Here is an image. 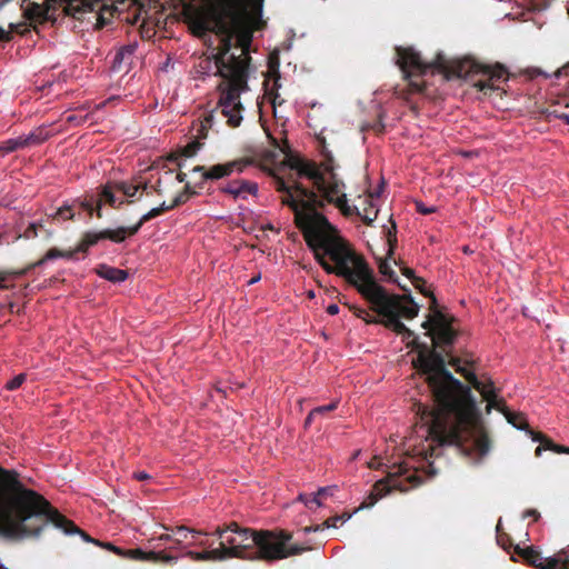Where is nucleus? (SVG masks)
<instances>
[{
    "mask_svg": "<svg viewBox=\"0 0 569 569\" xmlns=\"http://www.w3.org/2000/svg\"><path fill=\"white\" fill-rule=\"evenodd\" d=\"M363 299L380 317L368 321L379 322L402 336L403 340H408L407 346L417 351L412 365L425 377L435 405L432 409L419 405V411L421 420L429 425L428 430L432 439L442 446H457L466 455L486 456L490 450L491 441L471 389L455 378L447 368L451 358H457L452 356L451 347L447 348L450 352L448 356L440 347H436L433 341L431 346L420 342L416 333L398 317V298L389 297L382 286H375Z\"/></svg>",
    "mask_w": 569,
    "mask_h": 569,
    "instance_id": "nucleus-1",
    "label": "nucleus"
},
{
    "mask_svg": "<svg viewBox=\"0 0 569 569\" xmlns=\"http://www.w3.org/2000/svg\"><path fill=\"white\" fill-rule=\"evenodd\" d=\"M0 536L10 540H22L40 537L48 523L61 529L67 535L79 533L84 541L101 545L123 558L152 563H177L178 557L163 550L144 551L140 548L123 550L111 543H99L76 523L61 515L40 493L28 489L18 479L13 470L0 467Z\"/></svg>",
    "mask_w": 569,
    "mask_h": 569,
    "instance_id": "nucleus-2",
    "label": "nucleus"
},
{
    "mask_svg": "<svg viewBox=\"0 0 569 569\" xmlns=\"http://www.w3.org/2000/svg\"><path fill=\"white\" fill-rule=\"evenodd\" d=\"M216 32L224 36L219 52L214 56L217 74L222 78L218 84L219 92L218 107L221 113L227 118V123L231 128H237L242 122L243 104L240 101L242 93L250 90L249 64L251 57L244 54L236 56L230 53L232 47V28L228 19L236 18V10L232 0H222L211 11Z\"/></svg>",
    "mask_w": 569,
    "mask_h": 569,
    "instance_id": "nucleus-3",
    "label": "nucleus"
},
{
    "mask_svg": "<svg viewBox=\"0 0 569 569\" xmlns=\"http://www.w3.org/2000/svg\"><path fill=\"white\" fill-rule=\"evenodd\" d=\"M332 230L333 227L327 219V223L315 221L300 231L322 269L345 279L365 298L375 286H379L373 269L342 238L326 234Z\"/></svg>",
    "mask_w": 569,
    "mask_h": 569,
    "instance_id": "nucleus-4",
    "label": "nucleus"
},
{
    "mask_svg": "<svg viewBox=\"0 0 569 569\" xmlns=\"http://www.w3.org/2000/svg\"><path fill=\"white\" fill-rule=\"evenodd\" d=\"M213 535L219 540L217 547L221 561L238 558L250 561L273 562L301 555L309 548L288 542L292 533L283 529H251L239 526L236 521L218 526Z\"/></svg>",
    "mask_w": 569,
    "mask_h": 569,
    "instance_id": "nucleus-5",
    "label": "nucleus"
},
{
    "mask_svg": "<svg viewBox=\"0 0 569 569\" xmlns=\"http://www.w3.org/2000/svg\"><path fill=\"white\" fill-rule=\"evenodd\" d=\"M396 53L397 64L405 79L408 80L410 91L413 93L423 92L425 84L418 80V77L426 74L429 70L442 73L448 80L482 74L486 79L475 81L473 86L485 94L497 90L496 83L508 78V71L501 63L486 64L469 57L449 60L442 53H438L431 62H425L420 53L411 47H396Z\"/></svg>",
    "mask_w": 569,
    "mask_h": 569,
    "instance_id": "nucleus-6",
    "label": "nucleus"
},
{
    "mask_svg": "<svg viewBox=\"0 0 569 569\" xmlns=\"http://www.w3.org/2000/svg\"><path fill=\"white\" fill-rule=\"evenodd\" d=\"M274 188L278 192L283 193L281 203L292 210L295 224L299 230L315 221L327 223V218L320 212L325 209V201L318 197L315 190L298 181L288 186L281 177H274Z\"/></svg>",
    "mask_w": 569,
    "mask_h": 569,
    "instance_id": "nucleus-7",
    "label": "nucleus"
},
{
    "mask_svg": "<svg viewBox=\"0 0 569 569\" xmlns=\"http://www.w3.org/2000/svg\"><path fill=\"white\" fill-rule=\"evenodd\" d=\"M412 283L423 296L430 298V313L421 325L426 329L425 335L435 342L436 347H440L449 356L450 352L447 348L452 347L459 336L455 326L458 321L457 318L440 309L436 296L425 287L426 281L422 278H415Z\"/></svg>",
    "mask_w": 569,
    "mask_h": 569,
    "instance_id": "nucleus-8",
    "label": "nucleus"
},
{
    "mask_svg": "<svg viewBox=\"0 0 569 569\" xmlns=\"http://www.w3.org/2000/svg\"><path fill=\"white\" fill-rule=\"evenodd\" d=\"M102 7V0H44L43 3H29L24 14L32 22L43 23L56 20L58 8H62L68 16L81 19L82 13L99 11Z\"/></svg>",
    "mask_w": 569,
    "mask_h": 569,
    "instance_id": "nucleus-9",
    "label": "nucleus"
},
{
    "mask_svg": "<svg viewBox=\"0 0 569 569\" xmlns=\"http://www.w3.org/2000/svg\"><path fill=\"white\" fill-rule=\"evenodd\" d=\"M461 358H451L450 366L455 368L456 372L460 373L466 380L482 396L483 400L487 401V413H490L492 409L501 411L507 421L519 430L528 428V422L522 413H516L510 411L502 399L497 398V392L493 387V382L489 379L487 382L480 381L475 372L468 370L465 366H461Z\"/></svg>",
    "mask_w": 569,
    "mask_h": 569,
    "instance_id": "nucleus-10",
    "label": "nucleus"
},
{
    "mask_svg": "<svg viewBox=\"0 0 569 569\" xmlns=\"http://www.w3.org/2000/svg\"><path fill=\"white\" fill-rule=\"evenodd\" d=\"M409 470L407 463H400L393 467V471H390L386 479L378 480L368 497L360 505L359 509L372 507L380 498L386 496L391 490L407 491V482L417 486L420 483V479L415 475H409L405 480H400L401 476H405Z\"/></svg>",
    "mask_w": 569,
    "mask_h": 569,
    "instance_id": "nucleus-11",
    "label": "nucleus"
},
{
    "mask_svg": "<svg viewBox=\"0 0 569 569\" xmlns=\"http://www.w3.org/2000/svg\"><path fill=\"white\" fill-rule=\"evenodd\" d=\"M515 552L522 560L536 569H569V546L561 549L556 557L542 558L541 553L533 547H515Z\"/></svg>",
    "mask_w": 569,
    "mask_h": 569,
    "instance_id": "nucleus-12",
    "label": "nucleus"
},
{
    "mask_svg": "<svg viewBox=\"0 0 569 569\" xmlns=\"http://www.w3.org/2000/svg\"><path fill=\"white\" fill-rule=\"evenodd\" d=\"M332 162V157H329L327 161L322 163L323 170L330 174V179L327 180L323 176L322 186L315 187L313 189L318 197L325 201V206L327 204L329 198H336L340 196L342 193L341 190L345 187V183L337 178Z\"/></svg>",
    "mask_w": 569,
    "mask_h": 569,
    "instance_id": "nucleus-13",
    "label": "nucleus"
},
{
    "mask_svg": "<svg viewBox=\"0 0 569 569\" xmlns=\"http://www.w3.org/2000/svg\"><path fill=\"white\" fill-rule=\"evenodd\" d=\"M288 166L290 169L296 170L299 177H305L311 180L313 188L322 186V177L325 173L316 162L299 158H290L288 160Z\"/></svg>",
    "mask_w": 569,
    "mask_h": 569,
    "instance_id": "nucleus-14",
    "label": "nucleus"
},
{
    "mask_svg": "<svg viewBox=\"0 0 569 569\" xmlns=\"http://www.w3.org/2000/svg\"><path fill=\"white\" fill-rule=\"evenodd\" d=\"M253 163L254 160L252 158H239L224 163H218L210 167V171L207 173V177L223 179L231 176L233 172H243L246 168Z\"/></svg>",
    "mask_w": 569,
    "mask_h": 569,
    "instance_id": "nucleus-15",
    "label": "nucleus"
},
{
    "mask_svg": "<svg viewBox=\"0 0 569 569\" xmlns=\"http://www.w3.org/2000/svg\"><path fill=\"white\" fill-rule=\"evenodd\" d=\"M258 190L259 188L257 182L244 179H236L219 187L220 192L229 194L233 199H246L247 194L256 197L258 194Z\"/></svg>",
    "mask_w": 569,
    "mask_h": 569,
    "instance_id": "nucleus-16",
    "label": "nucleus"
},
{
    "mask_svg": "<svg viewBox=\"0 0 569 569\" xmlns=\"http://www.w3.org/2000/svg\"><path fill=\"white\" fill-rule=\"evenodd\" d=\"M232 28V36H236L237 47L241 50L240 56L249 54V49L252 41V31L239 21L236 14L234 20L228 19Z\"/></svg>",
    "mask_w": 569,
    "mask_h": 569,
    "instance_id": "nucleus-17",
    "label": "nucleus"
},
{
    "mask_svg": "<svg viewBox=\"0 0 569 569\" xmlns=\"http://www.w3.org/2000/svg\"><path fill=\"white\" fill-rule=\"evenodd\" d=\"M62 256V250L59 249V248H51L47 251V253L41 258L39 259L38 261L33 262V263H30L26 269L23 270H20L18 272H8V271H0V288H4V286L2 284V282H4L7 279H8V276L9 274H16V276H23L26 274L29 270H32L37 267H41L43 266L47 261L49 260H53V259H58V258H61Z\"/></svg>",
    "mask_w": 569,
    "mask_h": 569,
    "instance_id": "nucleus-18",
    "label": "nucleus"
},
{
    "mask_svg": "<svg viewBox=\"0 0 569 569\" xmlns=\"http://www.w3.org/2000/svg\"><path fill=\"white\" fill-rule=\"evenodd\" d=\"M389 297H396L398 298L397 305H398V317L399 318H406V319H413L418 316L419 312V306L413 301L412 297L410 295H390Z\"/></svg>",
    "mask_w": 569,
    "mask_h": 569,
    "instance_id": "nucleus-19",
    "label": "nucleus"
},
{
    "mask_svg": "<svg viewBox=\"0 0 569 569\" xmlns=\"http://www.w3.org/2000/svg\"><path fill=\"white\" fill-rule=\"evenodd\" d=\"M143 223H140V220L131 226V227H119L117 229H104L103 231V238L108 239L116 243H121L126 240L127 237L134 236L138 233V231L141 229Z\"/></svg>",
    "mask_w": 569,
    "mask_h": 569,
    "instance_id": "nucleus-20",
    "label": "nucleus"
},
{
    "mask_svg": "<svg viewBox=\"0 0 569 569\" xmlns=\"http://www.w3.org/2000/svg\"><path fill=\"white\" fill-rule=\"evenodd\" d=\"M94 271L100 278L113 283L123 282L128 279L129 276L127 270L111 267L104 263L99 264Z\"/></svg>",
    "mask_w": 569,
    "mask_h": 569,
    "instance_id": "nucleus-21",
    "label": "nucleus"
},
{
    "mask_svg": "<svg viewBox=\"0 0 569 569\" xmlns=\"http://www.w3.org/2000/svg\"><path fill=\"white\" fill-rule=\"evenodd\" d=\"M210 536H214L213 531L208 532V531L192 529L191 535H190V540L187 542V546L188 547H191V546L200 547L203 550L214 549L213 542H210L208 539V537H210Z\"/></svg>",
    "mask_w": 569,
    "mask_h": 569,
    "instance_id": "nucleus-22",
    "label": "nucleus"
},
{
    "mask_svg": "<svg viewBox=\"0 0 569 569\" xmlns=\"http://www.w3.org/2000/svg\"><path fill=\"white\" fill-rule=\"evenodd\" d=\"M23 148L38 146L49 138V132L43 128H38L26 136H20Z\"/></svg>",
    "mask_w": 569,
    "mask_h": 569,
    "instance_id": "nucleus-23",
    "label": "nucleus"
},
{
    "mask_svg": "<svg viewBox=\"0 0 569 569\" xmlns=\"http://www.w3.org/2000/svg\"><path fill=\"white\" fill-rule=\"evenodd\" d=\"M103 231H87L83 233L80 242L77 246V250L86 253L90 247L97 244L100 240H104Z\"/></svg>",
    "mask_w": 569,
    "mask_h": 569,
    "instance_id": "nucleus-24",
    "label": "nucleus"
},
{
    "mask_svg": "<svg viewBox=\"0 0 569 569\" xmlns=\"http://www.w3.org/2000/svg\"><path fill=\"white\" fill-rule=\"evenodd\" d=\"M186 557L193 561H221V556L218 553L217 548L206 549L202 551L188 550L186 552Z\"/></svg>",
    "mask_w": 569,
    "mask_h": 569,
    "instance_id": "nucleus-25",
    "label": "nucleus"
},
{
    "mask_svg": "<svg viewBox=\"0 0 569 569\" xmlns=\"http://www.w3.org/2000/svg\"><path fill=\"white\" fill-rule=\"evenodd\" d=\"M327 203L335 204L346 217L352 216L353 213L359 214V211L356 207L352 208L348 204L346 193H341L336 198H329Z\"/></svg>",
    "mask_w": 569,
    "mask_h": 569,
    "instance_id": "nucleus-26",
    "label": "nucleus"
},
{
    "mask_svg": "<svg viewBox=\"0 0 569 569\" xmlns=\"http://www.w3.org/2000/svg\"><path fill=\"white\" fill-rule=\"evenodd\" d=\"M99 196H100L99 199H101V202L104 201L110 207L116 208V209L120 208V206L123 203H130V201H123V200L120 201L119 203H117V198L113 193V189L111 188L110 183H107L106 186L102 187Z\"/></svg>",
    "mask_w": 569,
    "mask_h": 569,
    "instance_id": "nucleus-27",
    "label": "nucleus"
},
{
    "mask_svg": "<svg viewBox=\"0 0 569 569\" xmlns=\"http://www.w3.org/2000/svg\"><path fill=\"white\" fill-rule=\"evenodd\" d=\"M176 207H171V203L170 204H167L166 202H162L159 207L157 208H152L151 210H149L147 213H144L141 218H140V223H146L157 217H159L160 214L164 213L166 211H169V210H172L174 209Z\"/></svg>",
    "mask_w": 569,
    "mask_h": 569,
    "instance_id": "nucleus-28",
    "label": "nucleus"
},
{
    "mask_svg": "<svg viewBox=\"0 0 569 569\" xmlns=\"http://www.w3.org/2000/svg\"><path fill=\"white\" fill-rule=\"evenodd\" d=\"M196 194V192L191 189V186L189 183H186L183 190L174 197V199L171 202V207H178L180 204L186 203L190 197Z\"/></svg>",
    "mask_w": 569,
    "mask_h": 569,
    "instance_id": "nucleus-29",
    "label": "nucleus"
},
{
    "mask_svg": "<svg viewBox=\"0 0 569 569\" xmlns=\"http://www.w3.org/2000/svg\"><path fill=\"white\" fill-rule=\"evenodd\" d=\"M21 138L8 139L0 144V151L4 154L22 149Z\"/></svg>",
    "mask_w": 569,
    "mask_h": 569,
    "instance_id": "nucleus-30",
    "label": "nucleus"
},
{
    "mask_svg": "<svg viewBox=\"0 0 569 569\" xmlns=\"http://www.w3.org/2000/svg\"><path fill=\"white\" fill-rule=\"evenodd\" d=\"M278 81L279 78L274 80L273 87L267 91V97L271 104L273 106V108H276L277 106H281L284 102V99H282L278 92V89L280 87Z\"/></svg>",
    "mask_w": 569,
    "mask_h": 569,
    "instance_id": "nucleus-31",
    "label": "nucleus"
},
{
    "mask_svg": "<svg viewBox=\"0 0 569 569\" xmlns=\"http://www.w3.org/2000/svg\"><path fill=\"white\" fill-rule=\"evenodd\" d=\"M533 440L540 442V445L536 449V456H540L542 450H551L552 451V447L556 446V443H553L551 439L543 436L542 433H537L533 437Z\"/></svg>",
    "mask_w": 569,
    "mask_h": 569,
    "instance_id": "nucleus-32",
    "label": "nucleus"
},
{
    "mask_svg": "<svg viewBox=\"0 0 569 569\" xmlns=\"http://www.w3.org/2000/svg\"><path fill=\"white\" fill-rule=\"evenodd\" d=\"M201 147H202L201 142L193 140V141L189 142L188 144H186L181 149L180 156H182L184 158H191L200 150Z\"/></svg>",
    "mask_w": 569,
    "mask_h": 569,
    "instance_id": "nucleus-33",
    "label": "nucleus"
},
{
    "mask_svg": "<svg viewBox=\"0 0 569 569\" xmlns=\"http://www.w3.org/2000/svg\"><path fill=\"white\" fill-rule=\"evenodd\" d=\"M350 310L353 311V313L357 318L362 319L366 323L379 325V322L368 321L369 319L376 318V316H371L368 310L360 308V307H356V306H350ZM377 318H380V317L377 315Z\"/></svg>",
    "mask_w": 569,
    "mask_h": 569,
    "instance_id": "nucleus-34",
    "label": "nucleus"
},
{
    "mask_svg": "<svg viewBox=\"0 0 569 569\" xmlns=\"http://www.w3.org/2000/svg\"><path fill=\"white\" fill-rule=\"evenodd\" d=\"M166 530H171L173 533V537H180L183 542L187 541L190 538L192 529L186 527V526H177L174 528H169L167 526H162Z\"/></svg>",
    "mask_w": 569,
    "mask_h": 569,
    "instance_id": "nucleus-35",
    "label": "nucleus"
},
{
    "mask_svg": "<svg viewBox=\"0 0 569 569\" xmlns=\"http://www.w3.org/2000/svg\"><path fill=\"white\" fill-rule=\"evenodd\" d=\"M387 240H388V246H389L387 257L391 259L393 256L396 244H397L396 223L395 222H392L391 228L388 230Z\"/></svg>",
    "mask_w": 569,
    "mask_h": 569,
    "instance_id": "nucleus-36",
    "label": "nucleus"
},
{
    "mask_svg": "<svg viewBox=\"0 0 569 569\" xmlns=\"http://www.w3.org/2000/svg\"><path fill=\"white\" fill-rule=\"evenodd\" d=\"M299 500L302 501L309 509H313V507H320L322 505L317 493L300 495Z\"/></svg>",
    "mask_w": 569,
    "mask_h": 569,
    "instance_id": "nucleus-37",
    "label": "nucleus"
},
{
    "mask_svg": "<svg viewBox=\"0 0 569 569\" xmlns=\"http://www.w3.org/2000/svg\"><path fill=\"white\" fill-rule=\"evenodd\" d=\"M350 517H351V515L348 512H345L341 516H333V517L328 518L326 521H323L322 526L326 528H331V527L337 528L338 522H345V521L349 520Z\"/></svg>",
    "mask_w": 569,
    "mask_h": 569,
    "instance_id": "nucleus-38",
    "label": "nucleus"
},
{
    "mask_svg": "<svg viewBox=\"0 0 569 569\" xmlns=\"http://www.w3.org/2000/svg\"><path fill=\"white\" fill-rule=\"evenodd\" d=\"M379 272L386 277L389 278L390 281L397 282V276L396 272L392 270L391 266L389 264L388 260H381L379 266Z\"/></svg>",
    "mask_w": 569,
    "mask_h": 569,
    "instance_id": "nucleus-39",
    "label": "nucleus"
},
{
    "mask_svg": "<svg viewBox=\"0 0 569 569\" xmlns=\"http://www.w3.org/2000/svg\"><path fill=\"white\" fill-rule=\"evenodd\" d=\"M497 542L503 549H508L512 545L509 535L501 531V522L500 521L497 525Z\"/></svg>",
    "mask_w": 569,
    "mask_h": 569,
    "instance_id": "nucleus-40",
    "label": "nucleus"
},
{
    "mask_svg": "<svg viewBox=\"0 0 569 569\" xmlns=\"http://www.w3.org/2000/svg\"><path fill=\"white\" fill-rule=\"evenodd\" d=\"M26 379H27L26 373H20L18 376H16L14 378L10 379L6 383L4 388L10 391L17 390L22 386V383L26 381Z\"/></svg>",
    "mask_w": 569,
    "mask_h": 569,
    "instance_id": "nucleus-41",
    "label": "nucleus"
},
{
    "mask_svg": "<svg viewBox=\"0 0 569 569\" xmlns=\"http://www.w3.org/2000/svg\"><path fill=\"white\" fill-rule=\"evenodd\" d=\"M73 218V211L70 206L60 207L53 214V219L71 220Z\"/></svg>",
    "mask_w": 569,
    "mask_h": 569,
    "instance_id": "nucleus-42",
    "label": "nucleus"
},
{
    "mask_svg": "<svg viewBox=\"0 0 569 569\" xmlns=\"http://www.w3.org/2000/svg\"><path fill=\"white\" fill-rule=\"evenodd\" d=\"M268 138L270 140V144L278 149L280 152L284 153V154H288L290 152V147H289V143L287 141V139H284L282 141V143H280L278 141V139H276L274 137H272L271 134H268Z\"/></svg>",
    "mask_w": 569,
    "mask_h": 569,
    "instance_id": "nucleus-43",
    "label": "nucleus"
},
{
    "mask_svg": "<svg viewBox=\"0 0 569 569\" xmlns=\"http://www.w3.org/2000/svg\"><path fill=\"white\" fill-rule=\"evenodd\" d=\"M82 207L84 210L89 212L90 216H92L93 211H96L97 218H102V203L101 199H98L96 208H93L92 203L89 201L82 202Z\"/></svg>",
    "mask_w": 569,
    "mask_h": 569,
    "instance_id": "nucleus-44",
    "label": "nucleus"
},
{
    "mask_svg": "<svg viewBox=\"0 0 569 569\" xmlns=\"http://www.w3.org/2000/svg\"><path fill=\"white\" fill-rule=\"evenodd\" d=\"M370 204V208H365V214L362 216V221L370 226L377 218L378 210H373L371 200H367Z\"/></svg>",
    "mask_w": 569,
    "mask_h": 569,
    "instance_id": "nucleus-45",
    "label": "nucleus"
},
{
    "mask_svg": "<svg viewBox=\"0 0 569 569\" xmlns=\"http://www.w3.org/2000/svg\"><path fill=\"white\" fill-rule=\"evenodd\" d=\"M140 189L146 191L148 189V183L144 182L142 184H132L128 182L124 196L128 198H133Z\"/></svg>",
    "mask_w": 569,
    "mask_h": 569,
    "instance_id": "nucleus-46",
    "label": "nucleus"
},
{
    "mask_svg": "<svg viewBox=\"0 0 569 569\" xmlns=\"http://www.w3.org/2000/svg\"><path fill=\"white\" fill-rule=\"evenodd\" d=\"M10 28V31H8L10 34H12V32H16V33H19V34H24L26 32L29 31V28L27 24L24 23H10L9 26ZM12 38V36H10Z\"/></svg>",
    "mask_w": 569,
    "mask_h": 569,
    "instance_id": "nucleus-47",
    "label": "nucleus"
},
{
    "mask_svg": "<svg viewBox=\"0 0 569 569\" xmlns=\"http://www.w3.org/2000/svg\"><path fill=\"white\" fill-rule=\"evenodd\" d=\"M335 491H337V487L330 486V487L320 488L316 493L318 495L319 499L321 500L322 498H326L328 496H333Z\"/></svg>",
    "mask_w": 569,
    "mask_h": 569,
    "instance_id": "nucleus-48",
    "label": "nucleus"
},
{
    "mask_svg": "<svg viewBox=\"0 0 569 569\" xmlns=\"http://www.w3.org/2000/svg\"><path fill=\"white\" fill-rule=\"evenodd\" d=\"M337 406H338L337 402H331V403L326 405V406L317 407V408L313 409V413L323 415V413H327V412H330V411L335 410L337 408Z\"/></svg>",
    "mask_w": 569,
    "mask_h": 569,
    "instance_id": "nucleus-49",
    "label": "nucleus"
},
{
    "mask_svg": "<svg viewBox=\"0 0 569 569\" xmlns=\"http://www.w3.org/2000/svg\"><path fill=\"white\" fill-rule=\"evenodd\" d=\"M134 51V47L128 46L123 47L120 51L117 52L114 60L120 61L124 58L126 54L131 56Z\"/></svg>",
    "mask_w": 569,
    "mask_h": 569,
    "instance_id": "nucleus-50",
    "label": "nucleus"
},
{
    "mask_svg": "<svg viewBox=\"0 0 569 569\" xmlns=\"http://www.w3.org/2000/svg\"><path fill=\"white\" fill-rule=\"evenodd\" d=\"M39 227H42L41 224H38V223H31L24 231V236L26 238H33V237H37L38 232V228Z\"/></svg>",
    "mask_w": 569,
    "mask_h": 569,
    "instance_id": "nucleus-51",
    "label": "nucleus"
},
{
    "mask_svg": "<svg viewBox=\"0 0 569 569\" xmlns=\"http://www.w3.org/2000/svg\"><path fill=\"white\" fill-rule=\"evenodd\" d=\"M111 184V188L113 189V191H120L122 192L123 194H126V189H127V184L128 182L127 181H113V182H109Z\"/></svg>",
    "mask_w": 569,
    "mask_h": 569,
    "instance_id": "nucleus-52",
    "label": "nucleus"
},
{
    "mask_svg": "<svg viewBox=\"0 0 569 569\" xmlns=\"http://www.w3.org/2000/svg\"><path fill=\"white\" fill-rule=\"evenodd\" d=\"M193 172H201L203 180H217L216 178L207 177V173L210 171V168H206L204 166H196L192 169Z\"/></svg>",
    "mask_w": 569,
    "mask_h": 569,
    "instance_id": "nucleus-53",
    "label": "nucleus"
},
{
    "mask_svg": "<svg viewBox=\"0 0 569 569\" xmlns=\"http://www.w3.org/2000/svg\"><path fill=\"white\" fill-rule=\"evenodd\" d=\"M416 207H417V211L421 214H430V213L435 212L433 207L428 208L422 202H417Z\"/></svg>",
    "mask_w": 569,
    "mask_h": 569,
    "instance_id": "nucleus-54",
    "label": "nucleus"
},
{
    "mask_svg": "<svg viewBox=\"0 0 569 569\" xmlns=\"http://www.w3.org/2000/svg\"><path fill=\"white\" fill-rule=\"evenodd\" d=\"M79 252L80 251L77 250V247L74 249H70V250H62L61 258L69 259V260H74V259H77L76 254L79 253Z\"/></svg>",
    "mask_w": 569,
    "mask_h": 569,
    "instance_id": "nucleus-55",
    "label": "nucleus"
},
{
    "mask_svg": "<svg viewBox=\"0 0 569 569\" xmlns=\"http://www.w3.org/2000/svg\"><path fill=\"white\" fill-rule=\"evenodd\" d=\"M173 546L170 549H184L187 548V543L184 545L183 540L180 537H174L172 539Z\"/></svg>",
    "mask_w": 569,
    "mask_h": 569,
    "instance_id": "nucleus-56",
    "label": "nucleus"
},
{
    "mask_svg": "<svg viewBox=\"0 0 569 569\" xmlns=\"http://www.w3.org/2000/svg\"><path fill=\"white\" fill-rule=\"evenodd\" d=\"M133 477L134 479H137L138 481H144V480H148L150 479V475H148L147 472L144 471H139V472H134L133 473Z\"/></svg>",
    "mask_w": 569,
    "mask_h": 569,
    "instance_id": "nucleus-57",
    "label": "nucleus"
},
{
    "mask_svg": "<svg viewBox=\"0 0 569 569\" xmlns=\"http://www.w3.org/2000/svg\"><path fill=\"white\" fill-rule=\"evenodd\" d=\"M173 538H174L173 533L172 535L163 533L160 537H158L157 540L158 541H172ZM154 540H156V538H152V539L149 540V542H152Z\"/></svg>",
    "mask_w": 569,
    "mask_h": 569,
    "instance_id": "nucleus-58",
    "label": "nucleus"
},
{
    "mask_svg": "<svg viewBox=\"0 0 569 569\" xmlns=\"http://www.w3.org/2000/svg\"><path fill=\"white\" fill-rule=\"evenodd\" d=\"M523 517H532L535 521H537L540 517V513L536 509H528Z\"/></svg>",
    "mask_w": 569,
    "mask_h": 569,
    "instance_id": "nucleus-59",
    "label": "nucleus"
},
{
    "mask_svg": "<svg viewBox=\"0 0 569 569\" xmlns=\"http://www.w3.org/2000/svg\"><path fill=\"white\" fill-rule=\"evenodd\" d=\"M552 451L556 453H569V447L556 445L552 447Z\"/></svg>",
    "mask_w": 569,
    "mask_h": 569,
    "instance_id": "nucleus-60",
    "label": "nucleus"
},
{
    "mask_svg": "<svg viewBox=\"0 0 569 569\" xmlns=\"http://www.w3.org/2000/svg\"><path fill=\"white\" fill-rule=\"evenodd\" d=\"M325 528H326V527H323V526H322V523H321V525H317V526H309V527H306V528H303V531H305L306 533H309V532H316V531L322 530V529H325Z\"/></svg>",
    "mask_w": 569,
    "mask_h": 569,
    "instance_id": "nucleus-61",
    "label": "nucleus"
},
{
    "mask_svg": "<svg viewBox=\"0 0 569 569\" xmlns=\"http://www.w3.org/2000/svg\"><path fill=\"white\" fill-rule=\"evenodd\" d=\"M401 271H402L403 276H406L407 278L411 279L412 281H413L415 278H417L415 276V271L412 269H410V268L405 267V268L401 269Z\"/></svg>",
    "mask_w": 569,
    "mask_h": 569,
    "instance_id": "nucleus-62",
    "label": "nucleus"
},
{
    "mask_svg": "<svg viewBox=\"0 0 569 569\" xmlns=\"http://www.w3.org/2000/svg\"><path fill=\"white\" fill-rule=\"evenodd\" d=\"M11 40L10 33L3 28H0V42H8Z\"/></svg>",
    "mask_w": 569,
    "mask_h": 569,
    "instance_id": "nucleus-63",
    "label": "nucleus"
},
{
    "mask_svg": "<svg viewBox=\"0 0 569 569\" xmlns=\"http://www.w3.org/2000/svg\"><path fill=\"white\" fill-rule=\"evenodd\" d=\"M327 313L330 315V316H336L339 313V307L335 303L332 305H329L327 307Z\"/></svg>",
    "mask_w": 569,
    "mask_h": 569,
    "instance_id": "nucleus-64",
    "label": "nucleus"
}]
</instances>
